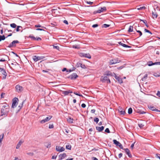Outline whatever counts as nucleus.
Listing matches in <instances>:
<instances>
[{"mask_svg": "<svg viewBox=\"0 0 160 160\" xmlns=\"http://www.w3.org/2000/svg\"><path fill=\"white\" fill-rule=\"evenodd\" d=\"M9 111L10 108L9 105L6 103L5 105L2 106L1 109L0 116L4 115L5 117L7 116Z\"/></svg>", "mask_w": 160, "mask_h": 160, "instance_id": "1", "label": "nucleus"}, {"mask_svg": "<svg viewBox=\"0 0 160 160\" xmlns=\"http://www.w3.org/2000/svg\"><path fill=\"white\" fill-rule=\"evenodd\" d=\"M5 44L6 45H8V46H7V47L9 48H12L13 47H15L16 46V44L19 43V42L18 40H14L11 42L10 44L8 42H5Z\"/></svg>", "mask_w": 160, "mask_h": 160, "instance_id": "2", "label": "nucleus"}, {"mask_svg": "<svg viewBox=\"0 0 160 160\" xmlns=\"http://www.w3.org/2000/svg\"><path fill=\"white\" fill-rule=\"evenodd\" d=\"M121 62V60H119L118 58H116L112 59L110 60L109 62V65H111L113 64H115L118 63H119Z\"/></svg>", "mask_w": 160, "mask_h": 160, "instance_id": "3", "label": "nucleus"}, {"mask_svg": "<svg viewBox=\"0 0 160 160\" xmlns=\"http://www.w3.org/2000/svg\"><path fill=\"white\" fill-rule=\"evenodd\" d=\"M45 58V57L44 56H32V58L33 60V61L35 62H37L38 61L41 60V59H43L44 58Z\"/></svg>", "mask_w": 160, "mask_h": 160, "instance_id": "4", "label": "nucleus"}, {"mask_svg": "<svg viewBox=\"0 0 160 160\" xmlns=\"http://www.w3.org/2000/svg\"><path fill=\"white\" fill-rule=\"evenodd\" d=\"M0 72L3 75L2 78V79H5L8 75L5 70L3 68H0Z\"/></svg>", "mask_w": 160, "mask_h": 160, "instance_id": "5", "label": "nucleus"}, {"mask_svg": "<svg viewBox=\"0 0 160 160\" xmlns=\"http://www.w3.org/2000/svg\"><path fill=\"white\" fill-rule=\"evenodd\" d=\"M18 99L17 98H14L12 99V108H14L16 107L18 104Z\"/></svg>", "mask_w": 160, "mask_h": 160, "instance_id": "6", "label": "nucleus"}, {"mask_svg": "<svg viewBox=\"0 0 160 160\" xmlns=\"http://www.w3.org/2000/svg\"><path fill=\"white\" fill-rule=\"evenodd\" d=\"M78 77V76L76 73H73L68 77V78L71 80H74Z\"/></svg>", "mask_w": 160, "mask_h": 160, "instance_id": "7", "label": "nucleus"}, {"mask_svg": "<svg viewBox=\"0 0 160 160\" xmlns=\"http://www.w3.org/2000/svg\"><path fill=\"white\" fill-rule=\"evenodd\" d=\"M15 88L17 91L18 92H20L23 90V88L19 85H17L16 86Z\"/></svg>", "mask_w": 160, "mask_h": 160, "instance_id": "8", "label": "nucleus"}, {"mask_svg": "<svg viewBox=\"0 0 160 160\" xmlns=\"http://www.w3.org/2000/svg\"><path fill=\"white\" fill-rule=\"evenodd\" d=\"M80 56L82 57L87 58H91V56L89 53H80Z\"/></svg>", "mask_w": 160, "mask_h": 160, "instance_id": "9", "label": "nucleus"}, {"mask_svg": "<svg viewBox=\"0 0 160 160\" xmlns=\"http://www.w3.org/2000/svg\"><path fill=\"white\" fill-rule=\"evenodd\" d=\"M77 68L81 67L82 68H86V67L84 64L81 63L80 62H78L76 64V65Z\"/></svg>", "mask_w": 160, "mask_h": 160, "instance_id": "10", "label": "nucleus"}, {"mask_svg": "<svg viewBox=\"0 0 160 160\" xmlns=\"http://www.w3.org/2000/svg\"><path fill=\"white\" fill-rule=\"evenodd\" d=\"M123 150H124L129 158H131L132 157V155L131 154L130 150L128 148H124L123 149Z\"/></svg>", "mask_w": 160, "mask_h": 160, "instance_id": "11", "label": "nucleus"}, {"mask_svg": "<svg viewBox=\"0 0 160 160\" xmlns=\"http://www.w3.org/2000/svg\"><path fill=\"white\" fill-rule=\"evenodd\" d=\"M57 151L59 152H62L65 150V148L63 147L57 146L56 148Z\"/></svg>", "mask_w": 160, "mask_h": 160, "instance_id": "12", "label": "nucleus"}, {"mask_svg": "<svg viewBox=\"0 0 160 160\" xmlns=\"http://www.w3.org/2000/svg\"><path fill=\"white\" fill-rule=\"evenodd\" d=\"M66 154L65 153H63L62 154H61L58 156L59 160H61L64 159L66 157Z\"/></svg>", "mask_w": 160, "mask_h": 160, "instance_id": "13", "label": "nucleus"}, {"mask_svg": "<svg viewBox=\"0 0 160 160\" xmlns=\"http://www.w3.org/2000/svg\"><path fill=\"white\" fill-rule=\"evenodd\" d=\"M106 8L105 7H104L103 8H101L100 9H98L97 11L96 12L97 13H100L102 12H103L104 11H106Z\"/></svg>", "mask_w": 160, "mask_h": 160, "instance_id": "14", "label": "nucleus"}, {"mask_svg": "<svg viewBox=\"0 0 160 160\" xmlns=\"http://www.w3.org/2000/svg\"><path fill=\"white\" fill-rule=\"evenodd\" d=\"M115 78L117 80L118 83H119L121 84L123 82L122 79L119 77L115 75Z\"/></svg>", "mask_w": 160, "mask_h": 160, "instance_id": "15", "label": "nucleus"}, {"mask_svg": "<svg viewBox=\"0 0 160 160\" xmlns=\"http://www.w3.org/2000/svg\"><path fill=\"white\" fill-rule=\"evenodd\" d=\"M108 78L107 76H102L101 78V81L103 82L107 81Z\"/></svg>", "mask_w": 160, "mask_h": 160, "instance_id": "16", "label": "nucleus"}, {"mask_svg": "<svg viewBox=\"0 0 160 160\" xmlns=\"http://www.w3.org/2000/svg\"><path fill=\"white\" fill-rule=\"evenodd\" d=\"M96 130L99 132H101L103 130L104 127L103 126H102L101 127L96 126Z\"/></svg>", "mask_w": 160, "mask_h": 160, "instance_id": "17", "label": "nucleus"}, {"mask_svg": "<svg viewBox=\"0 0 160 160\" xmlns=\"http://www.w3.org/2000/svg\"><path fill=\"white\" fill-rule=\"evenodd\" d=\"M118 43L120 45L125 48H131V47L122 43L121 42H118Z\"/></svg>", "mask_w": 160, "mask_h": 160, "instance_id": "18", "label": "nucleus"}, {"mask_svg": "<svg viewBox=\"0 0 160 160\" xmlns=\"http://www.w3.org/2000/svg\"><path fill=\"white\" fill-rule=\"evenodd\" d=\"M152 16L153 18V19H155L157 18L158 14L155 12H152Z\"/></svg>", "mask_w": 160, "mask_h": 160, "instance_id": "19", "label": "nucleus"}, {"mask_svg": "<svg viewBox=\"0 0 160 160\" xmlns=\"http://www.w3.org/2000/svg\"><path fill=\"white\" fill-rule=\"evenodd\" d=\"M72 93V92L70 90L65 91H63V94H64L65 95H68L69 93Z\"/></svg>", "mask_w": 160, "mask_h": 160, "instance_id": "20", "label": "nucleus"}, {"mask_svg": "<svg viewBox=\"0 0 160 160\" xmlns=\"http://www.w3.org/2000/svg\"><path fill=\"white\" fill-rule=\"evenodd\" d=\"M113 143L115 144L117 146H118L121 144L120 142L115 139L113 140Z\"/></svg>", "mask_w": 160, "mask_h": 160, "instance_id": "21", "label": "nucleus"}, {"mask_svg": "<svg viewBox=\"0 0 160 160\" xmlns=\"http://www.w3.org/2000/svg\"><path fill=\"white\" fill-rule=\"evenodd\" d=\"M22 142H23L22 141H20L16 146V148L18 149L19 148V147H20L21 144L22 143Z\"/></svg>", "mask_w": 160, "mask_h": 160, "instance_id": "22", "label": "nucleus"}, {"mask_svg": "<svg viewBox=\"0 0 160 160\" xmlns=\"http://www.w3.org/2000/svg\"><path fill=\"white\" fill-rule=\"evenodd\" d=\"M133 27L132 26H130L129 27V29L128 30V32H132L133 31Z\"/></svg>", "mask_w": 160, "mask_h": 160, "instance_id": "23", "label": "nucleus"}, {"mask_svg": "<svg viewBox=\"0 0 160 160\" xmlns=\"http://www.w3.org/2000/svg\"><path fill=\"white\" fill-rule=\"evenodd\" d=\"M148 108L150 110H151L152 111H154L156 108L152 106H148Z\"/></svg>", "mask_w": 160, "mask_h": 160, "instance_id": "24", "label": "nucleus"}, {"mask_svg": "<svg viewBox=\"0 0 160 160\" xmlns=\"http://www.w3.org/2000/svg\"><path fill=\"white\" fill-rule=\"evenodd\" d=\"M148 66H150L153 65H155L154 63H153L152 61H149L148 62Z\"/></svg>", "mask_w": 160, "mask_h": 160, "instance_id": "25", "label": "nucleus"}, {"mask_svg": "<svg viewBox=\"0 0 160 160\" xmlns=\"http://www.w3.org/2000/svg\"><path fill=\"white\" fill-rule=\"evenodd\" d=\"M148 76V75L147 74H146L142 78L141 80L142 81L145 80L146 79H147V77Z\"/></svg>", "mask_w": 160, "mask_h": 160, "instance_id": "26", "label": "nucleus"}, {"mask_svg": "<svg viewBox=\"0 0 160 160\" xmlns=\"http://www.w3.org/2000/svg\"><path fill=\"white\" fill-rule=\"evenodd\" d=\"M5 37L4 35H0V42L2 40H4L5 39Z\"/></svg>", "mask_w": 160, "mask_h": 160, "instance_id": "27", "label": "nucleus"}, {"mask_svg": "<svg viewBox=\"0 0 160 160\" xmlns=\"http://www.w3.org/2000/svg\"><path fill=\"white\" fill-rule=\"evenodd\" d=\"M66 149L68 150H70L71 148V146L70 144H69L66 146Z\"/></svg>", "mask_w": 160, "mask_h": 160, "instance_id": "28", "label": "nucleus"}, {"mask_svg": "<svg viewBox=\"0 0 160 160\" xmlns=\"http://www.w3.org/2000/svg\"><path fill=\"white\" fill-rule=\"evenodd\" d=\"M110 26V25L107 24H104L102 25V27L104 28H107L109 27Z\"/></svg>", "mask_w": 160, "mask_h": 160, "instance_id": "29", "label": "nucleus"}, {"mask_svg": "<svg viewBox=\"0 0 160 160\" xmlns=\"http://www.w3.org/2000/svg\"><path fill=\"white\" fill-rule=\"evenodd\" d=\"M140 21H142L147 27H148L147 24V22L146 20L140 19Z\"/></svg>", "mask_w": 160, "mask_h": 160, "instance_id": "30", "label": "nucleus"}, {"mask_svg": "<svg viewBox=\"0 0 160 160\" xmlns=\"http://www.w3.org/2000/svg\"><path fill=\"white\" fill-rule=\"evenodd\" d=\"M153 75L156 77H159L160 76V73H155L153 74Z\"/></svg>", "mask_w": 160, "mask_h": 160, "instance_id": "31", "label": "nucleus"}, {"mask_svg": "<svg viewBox=\"0 0 160 160\" xmlns=\"http://www.w3.org/2000/svg\"><path fill=\"white\" fill-rule=\"evenodd\" d=\"M128 113L129 114H131L132 113V109L131 108H129L128 111Z\"/></svg>", "mask_w": 160, "mask_h": 160, "instance_id": "32", "label": "nucleus"}, {"mask_svg": "<svg viewBox=\"0 0 160 160\" xmlns=\"http://www.w3.org/2000/svg\"><path fill=\"white\" fill-rule=\"evenodd\" d=\"M4 137V134L0 135V142H2Z\"/></svg>", "mask_w": 160, "mask_h": 160, "instance_id": "33", "label": "nucleus"}, {"mask_svg": "<svg viewBox=\"0 0 160 160\" xmlns=\"http://www.w3.org/2000/svg\"><path fill=\"white\" fill-rule=\"evenodd\" d=\"M10 26L12 28H15L16 27V25L15 23H13L10 24Z\"/></svg>", "mask_w": 160, "mask_h": 160, "instance_id": "34", "label": "nucleus"}, {"mask_svg": "<svg viewBox=\"0 0 160 160\" xmlns=\"http://www.w3.org/2000/svg\"><path fill=\"white\" fill-rule=\"evenodd\" d=\"M121 115H124L125 114V112L124 110H122L119 112Z\"/></svg>", "mask_w": 160, "mask_h": 160, "instance_id": "35", "label": "nucleus"}, {"mask_svg": "<svg viewBox=\"0 0 160 160\" xmlns=\"http://www.w3.org/2000/svg\"><path fill=\"white\" fill-rule=\"evenodd\" d=\"M94 120L95 122H96V123H97L98 122L99 120L98 118L96 117L94 118Z\"/></svg>", "mask_w": 160, "mask_h": 160, "instance_id": "36", "label": "nucleus"}, {"mask_svg": "<svg viewBox=\"0 0 160 160\" xmlns=\"http://www.w3.org/2000/svg\"><path fill=\"white\" fill-rule=\"evenodd\" d=\"M52 118V117L51 116H49V117H46L45 119L47 120V122L49 121Z\"/></svg>", "mask_w": 160, "mask_h": 160, "instance_id": "37", "label": "nucleus"}, {"mask_svg": "<svg viewBox=\"0 0 160 160\" xmlns=\"http://www.w3.org/2000/svg\"><path fill=\"white\" fill-rule=\"evenodd\" d=\"M46 122H47V120H46L45 119L42 120L40 121V122L41 123H44Z\"/></svg>", "mask_w": 160, "mask_h": 160, "instance_id": "38", "label": "nucleus"}, {"mask_svg": "<svg viewBox=\"0 0 160 160\" xmlns=\"http://www.w3.org/2000/svg\"><path fill=\"white\" fill-rule=\"evenodd\" d=\"M53 48L54 49H56L57 50H59V47L58 46L53 45Z\"/></svg>", "mask_w": 160, "mask_h": 160, "instance_id": "39", "label": "nucleus"}, {"mask_svg": "<svg viewBox=\"0 0 160 160\" xmlns=\"http://www.w3.org/2000/svg\"><path fill=\"white\" fill-rule=\"evenodd\" d=\"M24 101H23L22 102V103L21 104H20L19 106H18V107L19 108V109H21V108H22V105H23V103H24Z\"/></svg>", "mask_w": 160, "mask_h": 160, "instance_id": "40", "label": "nucleus"}, {"mask_svg": "<svg viewBox=\"0 0 160 160\" xmlns=\"http://www.w3.org/2000/svg\"><path fill=\"white\" fill-rule=\"evenodd\" d=\"M106 75L107 76H111V73L109 71H108L106 72Z\"/></svg>", "mask_w": 160, "mask_h": 160, "instance_id": "41", "label": "nucleus"}, {"mask_svg": "<svg viewBox=\"0 0 160 160\" xmlns=\"http://www.w3.org/2000/svg\"><path fill=\"white\" fill-rule=\"evenodd\" d=\"M136 31L137 32H138L139 34V37L141 36L142 35V32L139 30H137Z\"/></svg>", "mask_w": 160, "mask_h": 160, "instance_id": "42", "label": "nucleus"}, {"mask_svg": "<svg viewBox=\"0 0 160 160\" xmlns=\"http://www.w3.org/2000/svg\"><path fill=\"white\" fill-rule=\"evenodd\" d=\"M105 132L108 133H109L110 132V130L108 128H107L106 129L105 131Z\"/></svg>", "mask_w": 160, "mask_h": 160, "instance_id": "43", "label": "nucleus"}, {"mask_svg": "<svg viewBox=\"0 0 160 160\" xmlns=\"http://www.w3.org/2000/svg\"><path fill=\"white\" fill-rule=\"evenodd\" d=\"M73 119L71 118H69L68 120V121L69 122L72 123L73 122Z\"/></svg>", "mask_w": 160, "mask_h": 160, "instance_id": "44", "label": "nucleus"}, {"mask_svg": "<svg viewBox=\"0 0 160 160\" xmlns=\"http://www.w3.org/2000/svg\"><path fill=\"white\" fill-rule=\"evenodd\" d=\"M159 97H160V91H158L156 94Z\"/></svg>", "mask_w": 160, "mask_h": 160, "instance_id": "45", "label": "nucleus"}, {"mask_svg": "<svg viewBox=\"0 0 160 160\" xmlns=\"http://www.w3.org/2000/svg\"><path fill=\"white\" fill-rule=\"evenodd\" d=\"M53 128V124H49V128L51 129V128Z\"/></svg>", "mask_w": 160, "mask_h": 160, "instance_id": "46", "label": "nucleus"}, {"mask_svg": "<svg viewBox=\"0 0 160 160\" xmlns=\"http://www.w3.org/2000/svg\"><path fill=\"white\" fill-rule=\"evenodd\" d=\"M145 8V7H142L137 8V9L138 10H142L143 8Z\"/></svg>", "mask_w": 160, "mask_h": 160, "instance_id": "47", "label": "nucleus"}, {"mask_svg": "<svg viewBox=\"0 0 160 160\" xmlns=\"http://www.w3.org/2000/svg\"><path fill=\"white\" fill-rule=\"evenodd\" d=\"M46 147L47 148H50L51 147V143H48L47 145L46 146Z\"/></svg>", "mask_w": 160, "mask_h": 160, "instance_id": "48", "label": "nucleus"}, {"mask_svg": "<svg viewBox=\"0 0 160 160\" xmlns=\"http://www.w3.org/2000/svg\"><path fill=\"white\" fill-rule=\"evenodd\" d=\"M30 38L34 40H36V38L33 36H30Z\"/></svg>", "mask_w": 160, "mask_h": 160, "instance_id": "49", "label": "nucleus"}, {"mask_svg": "<svg viewBox=\"0 0 160 160\" xmlns=\"http://www.w3.org/2000/svg\"><path fill=\"white\" fill-rule=\"evenodd\" d=\"M19 28H21V27L20 26H17V28H16V31L17 32H18L20 31L19 29Z\"/></svg>", "mask_w": 160, "mask_h": 160, "instance_id": "50", "label": "nucleus"}, {"mask_svg": "<svg viewBox=\"0 0 160 160\" xmlns=\"http://www.w3.org/2000/svg\"><path fill=\"white\" fill-rule=\"evenodd\" d=\"M74 93L76 95H78V96H82V95H81V94H78V93H77V92H74Z\"/></svg>", "mask_w": 160, "mask_h": 160, "instance_id": "51", "label": "nucleus"}, {"mask_svg": "<svg viewBox=\"0 0 160 160\" xmlns=\"http://www.w3.org/2000/svg\"><path fill=\"white\" fill-rule=\"evenodd\" d=\"M98 24H95L92 26V27L93 28L97 27L98 26Z\"/></svg>", "mask_w": 160, "mask_h": 160, "instance_id": "52", "label": "nucleus"}, {"mask_svg": "<svg viewBox=\"0 0 160 160\" xmlns=\"http://www.w3.org/2000/svg\"><path fill=\"white\" fill-rule=\"evenodd\" d=\"M5 93H2L1 95V98H4V97L3 96V95H5Z\"/></svg>", "mask_w": 160, "mask_h": 160, "instance_id": "53", "label": "nucleus"}, {"mask_svg": "<svg viewBox=\"0 0 160 160\" xmlns=\"http://www.w3.org/2000/svg\"><path fill=\"white\" fill-rule=\"evenodd\" d=\"M160 155L159 154H156V158H159L160 159Z\"/></svg>", "mask_w": 160, "mask_h": 160, "instance_id": "54", "label": "nucleus"}, {"mask_svg": "<svg viewBox=\"0 0 160 160\" xmlns=\"http://www.w3.org/2000/svg\"><path fill=\"white\" fill-rule=\"evenodd\" d=\"M86 106V105L85 103H82L81 105V107L82 108H85Z\"/></svg>", "mask_w": 160, "mask_h": 160, "instance_id": "55", "label": "nucleus"}, {"mask_svg": "<svg viewBox=\"0 0 160 160\" xmlns=\"http://www.w3.org/2000/svg\"><path fill=\"white\" fill-rule=\"evenodd\" d=\"M36 40L37 41H40L41 40V38L39 37L36 38Z\"/></svg>", "mask_w": 160, "mask_h": 160, "instance_id": "56", "label": "nucleus"}, {"mask_svg": "<svg viewBox=\"0 0 160 160\" xmlns=\"http://www.w3.org/2000/svg\"><path fill=\"white\" fill-rule=\"evenodd\" d=\"M118 146L121 149H122L123 150V147L121 143Z\"/></svg>", "mask_w": 160, "mask_h": 160, "instance_id": "57", "label": "nucleus"}, {"mask_svg": "<svg viewBox=\"0 0 160 160\" xmlns=\"http://www.w3.org/2000/svg\"><path fill=\"white\" fill-rule=\"evenodd\" d=\"M16 4H17L18 5H22V6H23L25 4V3H17Z\"/></svg>", "mask_w": 160, "mask_h": 160, "instance_id": "58", "label": "nucleus"}, {"mask_svg": "<svg viewBox=\"0 0 160 160\" xmlns=\"http://www.w3.org/2000/svg\"><path fill=\"white\" fill-rule=\"evenodd\" d=\"M123 110L122 108L121 107H119L118 109V111L119 112L121 111V110Z\"/></svg>", "mask_w": 160, "mask_h": 160, "instance_id": "59", "label": "nucleus"}, {"mask_svg": "<svg viewBox=\"0 0 160 160\" xmlns=\"http://www.w3.org/2000/svg\"><path fill=\"white\" fill-rule=\"evenodd\" d=\"M138 112L140 114H143L145 113V112L143 111H140Z\"/></svg>", "mask_w": 160, "mask_h": 160, "instance_id": "60", "label": "nucleus"}, {"mask_svg": "<svg viewBox=\"0 0 160 160\" xmlns=\"http://www.w3.org/2000/svg\"><path fill=\"white\" fill-rule=\"evenodd\" d=\"M86 3L89 4L91 5L93 3L92 2L87 1Z\"/></svg>", "mask_w": 160, "mask_h": 160, "instance_id": "61", "label": "nucleus"}, {"mask_svg": "<svg viewBox=\"0 0 160 160\" xmlns=\"http://www.w3.org/2000/svg\"><path fill=\"white\" fill-rule=\"evenodd\" d=\"M124 67L123 66H121L119 67H118L117 68L118 69H122Z\"/></svg>", "mask_w": 160, "mask_h": 160, "instance_id": "62", "label": "nucleus"}, {"mask_svg": "<svg viewBox=\"0 0 160 160\" xmlns=\"http://www.w3.org/2000/svg\"><path fill=\"white\" fill-rule=\"evenodd\" d=\"M154 64H155V65H160V62H154Z\"/></svg>", "mask_w": 160, "mask_h": 160, "instance_id": "63", "label": "nucleus"}, {"mask_svg": "<svg viewBox=\"0 0 160 160\" xmlns=\"http://www.w3.org/2000/svg\"><path fill=\"white\" fill-rule=\"evenodd\" d=\"M92 159L93 160H98V159L96 158L95 157H92Z\"/></svg>", "mask_w": 160, "mask_h": 160, "instance_id": "64", "label": "nucleus"}]
</instances>
